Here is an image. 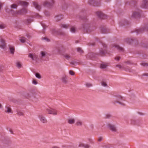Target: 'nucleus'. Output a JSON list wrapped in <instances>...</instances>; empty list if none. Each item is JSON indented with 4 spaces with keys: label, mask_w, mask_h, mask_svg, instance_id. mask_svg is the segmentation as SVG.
<instances>
[{
    "label": "nucleus",
    "mask_w": 148,
    "mask_h": 148,
    "mask_svg": "<svg viewBox=\"0 0 148 148\" xmlns=\"http://www.w3.org/2000/svg\"><path fill=\"white\" fill-rule=\"evenodd\" d=\"M90 26L89 24L86 22L82 25L80 29H82L84 32H86L88 33L90 32Z\"/></svg>",
    "instance_id": "obj_4"
},
{
    "label": "nucleus",
    "mask_w": 148,
    "mask_h": 148,
    "mask_svg": "<svg viewBox=\"0 0 148 148\" xmlns=\"http://www.w3.org/2000/svg\"><path fill=\"white\" fill-rule=\"evenodd\" d=\"M35 76L38 79H40L41 78V75L38 73H35Z\"/></svg>",
    "instance_id": "obj_45"
},
{
    "label": "nucleus",
    "mask_w": 148,
    "mask_h": 148,
    "mask_svg": "<svg viewBox=\"0 0 148 148\" xmlns=\"http://www.w3.org/2000/svg\"><path fill=\"white\" fill-rule=\"evenodd\" d=\"M54 3L53 0H50V1L45 2L44 3V6L50 7L53 6Z\"/></svg>",
    "instance_id": "obj_12"
},
{
    "label": "nucleus",
    "mask_w": 148,
    "mask_h": 148,
    "mask_svg": "<svg viewBox=\"0 0 148 148\" xmlns=\"http://www.w3.org/2000/svg\"><path fill=\"white\" fill-rule=\"evenodd\" d=\"M108 128L112 131L116 132L117 131V129L115 126L114 125L109 123L107 124Z\"/></svg>",
    "instance_id": "obj_11"
},
{
    "label": "nucleus",
    "mask_w": 148,
    "mask_h": 148,
    "mask_svg": "<svg viewBox=\"0 0 148 148\" xmlns=\"http://www.w3.org/2000/svg\"><path fill=\"white\" fill-rule=\"evenodd\" d=\"M141 7L143 8L148 9V0H143Z\"/></svg>",
    "instance_id": "obj_13"
},
{
    "label": "nucleus",
    "mask_w": 148,
    "mask_h": 148,
    "mask_svg": "<svg viewBox=\"0 0 148 148\" xmlns=\"http://www.w3.org/2000/svg\"><path fill=\"white\" fill-rule=\"evenodd\" d=\"M60 26L62 28L67 29L68 28L69 25L67 24H61Z\"/></svg>",
    "instance_id": "obj_38"
},
{
    "label": "nucleus",
    "mask_w": 148,
    "mask_h": 148,
    "mask_svg": "<svg viewBox=\"0 0 148 148\" xmlns=\"http://www.w3.org/2000/svg\"><path fill=\"white\" fill-rule=\"evenodd\" d=\"M33 21V20L32 18H28L26 20V21L27 23H30L31 22Z\"/></svg>",
    "instance_id": "obj_47"
},
{
    "label": "nucleus",
    "mask_w": 148,
    "mask_h": 148,
    "mask_svg": "<svg viewBox=\"0 0 148 148\" xmlns=\"http://www.w3.org/2000/svg\"><path fill=\"white\" fill-rule=\"evenodd\" d=\"M75 125L77 126H81L82 125V122L80 120L77 121L75 123Z\"/></svg>",
    "instance_id": "obj_34"
},
{
    "label": "nucleus",
    "mask_w": 148,
    "mask_h": 148,
    "mask_svg": "<svg viewBox=\"0 0 148 148\" xmlns=\"http://www.w3.org/2000/svg\"><path fill=\"white\" fill-rule=\"evenodd\" d=\"M26 38L24 37H21L20 39V40L21 42L23 43L25 42Z\"/></svg>",
    "instance_id": "obj_37"
},
{
    "label": "nucleus",
    "mask_w": 148,
    "mask_h": 148,
    "mask_svg": "<svg viewBox=\"0 0 148 148\" xmlns=\"http://www.w3.org/2000/svg\"><path fill=\"white\" fill-rule=\"evenodd\" d=\"M101 31L102 33L107 34L110 32V29L106 27H102L101 29Z\"/></svg>",
    "instance_id": "obj_17"
},
{
    "label": "nucleus",
    "mask_w": 148,
    "mask_h": 148,
    "mask_svg": "<svg viewBox=\"0 0 148 148\" xmlns=\"http://www.w3.org/2000/svg\"><path fill=\"white\" fill-rule=\"evenodd\" d=\"M5 108L7 109V110H5V112L7 113L12 112V110L8 106H6L5 107Z\"/></svg>",
    "instance_id": "obj_31"
},
{
    "label": "nucleus",
    "mask_w": 148,
    "mask_h": 148,
    "mask_svg": "<svg viewBox=\"0 0 148 148\" xmlns=\"http://www.w3.org/2000/svg\"><path fill=\"white\" fill-rule=\"evenodd\" d=\"M68 122L70 124H73L75 123V120L74 119H70L68 120Z\"/></svg>",
    "instance_id": "obj_33"
},
{
    "label": "nucleus",
    "mask_w": 148,
    "mask_h": 148,
    "mask_svg": "<svg viewBox=\"0 0 148 148\" xmlns=\"http://www.w3.org/2000/svg\"><path fill=\"white\" fill-rule=\"evenodd\" d=\"M17 114L19 116H23V113L19 110H17Z\"/></svg>",
    "instance_id": "obj_43"
},
{
    "label": "nucleus",
    "mask_w": 148,
    "mask_h": 148,
    "mask_svg": "<svg viewBox=\"0 0 148 148\" xmlns=\"http://www.w3.org/2000/svg\"><path fill=\"white\" fill-rule=\"evenodd\" d=\"M38 117L40 121L43 123H46L47 121L45 117L42 114H40L38 116Z\"/></svg>",
    "instance_id": "obj_7"
},
{
    "label": "nucleus",
    "mask_w": 148,
    "mask_h": 148,
    "mask_svg": "<svg viewBox=\"0 0 148 148\" xmlns=\"http://www.w3.org/2000/svg\"><path fill=\"white\" fill-rule=\"evenodd\" d=\"M69 73L71 75H75V73L74 72L71 70L70 71H69Z\"/></svg>",
    "instance_id": "obj_54"
},
{
    "label": "nucleus",
    "mask_w": 148,
    "mask_h": 148,
    "mask_svg": "<svg viewBox=\"0 0 148 148\" xmlns=\"http://www.w3.org/2000/svg\"><path fill=\"white\" fill-rule=\"evenodd\" d=\"M3 66H0V71H1L3 70Z\"/></svg>",
    "instance_id": "obj_63"
},
{
    "label": "nucleus",
    "mask_w": 148,
    "mask_h": 148,
    "mask_svg": "<svg viewBox=\"0 0 148 148\" xmlns=\"http://www.w3.org/2000/svg\"><path fill=\"white\" fill-rule=\"evenodd\" d=\"M141 12V10L138 9H137L133 12L132 17L134 18H139L140 16Z\"/></svg>",
    "instance_id": "obj_6"
},
{
    "label": "nucleus",
    "mask_w": 148,
    "mask_h": 148,
    "mask_svg": "<svg viewBox=\"0 0 148 148\" xmlns=\"http://www.w3.org/2000/svg\"><path fill=\"white\" fill-rule=\"evenodd\" d=\"M114 46L115 48L117 49L119 51H124L123 48L120 47L118 45H115Z\"/></svg>",
    "instance_id": "obj_30"
},
{
    "label": "nucleus",
    "mask_w": 148,
    "mask_h": 148,
    "mask_svg": "<svg viewBox=\"0 0 148 148\" xmlns=\"http://www.w3.org/2000/svg\"><path fill=\"white\" fill-rule=\"evenodd\" d=\"M8 47H9L10 53L12 54H14L15 50L14 47L11 46L10 45H8Z\"/></svg>",
    "instance_id": "obj_29"
},
{
    "label": "nucleus",
    "mask_w": 148,
    "mask_h": 148,
    "mask_svg": "<svg viewBox=\"0 0 148 148\" xmlns=\"http://www.w3.org/2000/svg\"><path fill=\"white\" fill-rule=\"evenodd\" d=\"M1 44L0 45V47L3 49H4L6 47V43L5 40L1 38L0 40Z\"/></svg>",
    "instance_id": "obj_16"
},
{
    "label": "nucleus",
    "mask_w": 148,
    "mask_h": 148,
    "mask_svg": "<svg viewBox=\"0 0 148 148\" xmlns=\"http://www.w3.org/2000/svg\"><path fill=\"white\" fill-rule=\"evenodd\" d=\"M88 140L89 143L91 144H94L95 143L92 139L90 138H88Z\"/></svg>",
    "instance_id": "obj_40"
},
{
    "label": "nucleus",
    "mask_w": 148,
    "mask_h": 148,
    "mask_svg": "<svg viewBox=\"0 0 148 148\" xmlns=\"http://www.w3.org/2000/svg\"><path fill=\"white\" fill-rule=\"evenodd\" d=\"M62 82L65 84L67 83V77L66 76H63L62 78Z\"/></svg>",
    "instance_id": "obj_27"
},
{
    "label": "nucleus",
    "mask_w": 148,
    "mask_h": 148,
    "mask_svg": "<svg viewBox=\"0 0 148 148\" xmlns=\"http://www.w3.org/2000/svg\"><path fill=\"white\" fill-rule=\"evenodd\" d=\"M63 56L67 60H69L71 58L69 54L67 53H65L63 55Z\"/></svg>",
    "instance_id": "obj_32"
},
{
    "label": "nucleus",
    "mask_w": 148,
    "mask_h": 148,
    "mask_svg": "<svg viewBox=\"0 0 148 148\" xmlns=\"http://www.w3.org/2000/svg\"><path fill=\"white\" fill-rule=\"evenodd\" d=\"M35 93L34 92L31 91L27 93L25 95V96L27 99L31 100L35 98Z\"/></svg>",
    "instance_id": "obj_5"
},
{
    "label": "nucleus",
    "mask_w": 148,
    "mask_h": 148,
    "mask_svg": "<svg viewBox=\"0 0 148 148\" xmlns=\"http://www.w3.org/2000/svg\"><path fill=\"white\" fill-rule=\"evenodd\" d=\"M73 146V145L71 144V145H62V147L64 148H70L72 147Z\"/></svg>",
    "instance_id": "obj_36"
},
{
    "label": "nucleus",
    "mask_w": 148,
    "mask_h": 148,
    "mask_svg": "<svg viewBox=\"0 0 148 148\" xmlns=\"http://www.w3.org/2000/svg\"><path fill=\"white\" fill-rule=\"evenodd\" d=\"M102 44L103 48H101L99 50L98 53H90L87 55V57H89L90 58L96 57L97 56H103L106 53V49L107 46L104 43L102 42Z\"/></svg>",
    "instance_id": "obj_1"
},
{
    "label": "nucleus",
    "mask_w": 148,
    "mask_h": 148,
    "mask_svg": "<svg viewBox=\"0 0 148 148\" xmlns=\"http://www.w3.org/2000/svg\"><path fill=\"white\" fill-rule=\"evenodd\" d=\"M57 34L61 35H65V33L62 31L61 29H59L57 30Z\"/></svg>",
    "instance_id": "obj_28"
},
{
    "label": "nucleus",
    "mask_w": 148,
    "mask_h": 148,
    "mask_svg": "<svg viewBox=\"0 0 148 148\" xmlns=\"http://www.w3.org/2000/svg\"><path fill=\"white\" fill-rule=\"evenodd\" d=\"M5 27V26L3 25H0V29H4Z\"/></svg>",
    "instance_id": "obj_58"
},
{
    "label": "nucleus",
    "mask_w": 148,
    "mask_h": 148,
    "mask_svg": "<svg viewBox=\"0 0 148 148\" xmlns=\"http://www.w3.org/2000/svg\"><path fill=\"white\" fill-rule=\"evenodd\" d=\"M6 12L11 13L13 15H23L26 14L27 13V11L24 8L22 9V10L17 11L15 12L12 10L7 9L6 10Z\"/></svg>",
    "instance_id": "obj_2"
},
{
    "label": "nucleus",
    "mask_w": 148,
    "mask_h": 148,
    "mask_svg": "<svg viewBox=\"0 0 148 148\" xmlns=\"http://www.w3.org/2000/svg\"><path fill=\"white\" fill-rule=\"evenodd\" d=\"M102 139H103V138L101 137H100L98 138V141L100 142V141H101L102 140Z\"/></svg>",
    "instance_id": "obj_59"
},
{
    "label": "nucleus",
    "mask_w": 148,
    "mask_h": 148,
    "mask_svg": "<svg viewBox=\"0 0 148 148\" xmlns=\"http://www.w3.org/2000/svg\"><path fill=\"white\" fill-rule=\"evenodd\" d=\"M148 30V25H146L144 27L141 28L136 30L137 34H139L145 31Z\"/></svg>",
    "instance_id": "obj_14"
},
{
    "label": "nucleus",
    "mask_w": 148,
    "mask_h": 148,
    "mask_svg": "<svg viewBox=\"0 0 148 148\" xmlns=\"http://www.w3.org/2000/svg\"><path fill=\"white\" fill-rule=\"evenodd\" d=\"M82 19L84 21H85L86 22L87 20L86 17H84L83 18H82Z\"/></svg>",
    "instance_id": "obj_61"
},
{
    "label": "nucleus",
    "mask_w": 148,
    "mask_h": 148,
    "mask_svg": "<svg viewBox=\"0 0 148 148\" xmlns=\"http://www.w3.org/2000/svg\"><path fill=\"white\" fill-rule=\"evenodd\" d=\"M41 56L40 57L41 59L43 58L46 57L47 56V53L45 51H41L40 52Z\"/></svg>",
    "instance_id": "obj_24"
},
{
    "label": "nucleus",
    "mask_w": 148,
    "mask_h": 148,
    "mask_svg": "<svg viewBox=\"0 0 148 148\" xmlns=\"http://www.w3.org/2000/svg\"><path fill=\"white\" fill-rule=\"evenodd\" d=\"M96 14L98 17L101 19H105L107 17L106 15L101 12H97Z\"/></svg>",
    "instance_id": "obj_15"
},
{
    "label": "nucleus",
    "mask_w": 148,
    "mask_h": 148,
    "mask_svg": "<svg viewBox=\"0 0 148 148\" xmlns=\"http://www.w3.org/2000/svg\"><path fill=\"white\" fill-rule=\"evenodd\" d=\"M51 148H60V147L56 146H54L52 147Z\"/></svg>",
    "instance_id": "obj_64"
},
{
    "label": "nucleus",
    "mask_w": 148,
    "mask_h": 148,
    "mask_svg": "<svg viewBox=\"0 0 148 148\" xmlns=\"http://www.w3.org/2000/svg\"><path fill=\"white\" fill-rule=\"evenodd\" d=\"M77 51L78 52L81 53H82L83 52V51L82 49L80 48L79 47L77 48Z\"/></svg>",
    "instance_id": "obj_51"
},
{
    "label": "nucleus",
    "mask_w": 148,
    "mask_h": 148,
    "mask_svg": "<svg viewBox=\"0 0 148 148\" xmlns=\"http://www.w3.org/2000/svg\"><path fill=\"white\" fill-rule=\"evenodd\" d=\"M16 66L18 69H20L21 67V63L19 62H17L16 63Z\"/></svg>",
    "instance_id": "obj_39"
},
{
    "label": "nucleus",
    "mask_w": 148,
    "mask_h": 148,
    "mask_svg": "<svg viewBox=\"0 0 148 148\" xmlns=\"http://www.w3.org/2000/svg\"><path fill=\"white\" fill-rule=\"evenodd\" d=\"M45 14L47 16L49 15V12L47 11H45Z\"/></svg>",
    "instance_id": "obj_62"
},
{
    "label": "nucleus",
    "mask_w": 148,
    "mask_h": 148,
    "mask_svg": "<svg viewBox=\"0 0 148 148\" xmlns=\"http://www.w3.org/2000/svg\"><path fill=\"white\" fill-rule=\"evenodd\" d=\"M101 147L103 148H113V147L112 145L105 143H102Z\"/></svg>",
    "instance_id": "obj_20"
},
{
    "label": "nucleus",
    "mask_w": 148,
    "mask_h": 148,
    "mask_svg": "<svg viewBox=\"0 0 148 148\" xmlns=\"http://www.w3.org/2000/svg\"><path fill=\"white\" fill-rule=\"evenodd\" d=\"M41 24L43 27V29L45 30L47 27V26L45 24L42 23Z\"/></svg>",
    "instance_id": "obj_55"
},
{
    "label": "nucleus",
    "mask_w": 148,
    "mask_h": 148,
    "mask_svg": "<svg viewBox=\"0 0 148 148\" xmlns=\"http://www.w3.org/2000/svg\"><path fill=\"white\" fill-rule=\"evenodd\" d=\"M28 57L31 58L33 60L36 62L39 60L38 56L35 54L30 53Z\"/></svg>",
    "instance_id": "obj_9"
},
{
    "label": "nucleus",
    "mask_w": 148,
    "mask_h": 148,
    "mask_svg": "<svg viewBox=\"0 0 148 148\" xmlns=\"http://www.w3.org/2000/svg\"><path fill=\"white\" fill-rule=\"evenodd\" d=\"M125 41L128 43L130 44L133 41L132 39L130 38H127L126 39Z\"/></svg>",
    "instance_id": "obj_41"
},
{
    "label": "nucleus",
    "mask_w": 148,
    "mask_h": 148,
    "mask_svg": "<svg viewBox=\"0 0 148 148\" xmlns=\"http://www.w3.org/2000/svg\"><path fill=\"white\" fill-rule=\"evenodd\" d=\"M3 143L7 145H9L11 143V142L9 139H5L3 141Z\"/></svg>",
    "instance_id": "obj_26"
},
{
    "label": "nucleus",
    "mask_w": 148,
    "mask_h": 148,
    "mask_svg": "<svg viewBox=\"0 0 148 148\" xmlns=\"http://www.w3.org/2000/svg\"><path fill=\"white\" fill-rule=\"evenodd\" d=\"M108 65L106 64H104V63L101 64H100V67L101 69H106V67L108 66Z\"/></svg>",
    "instance_id": "obj_35"
},
{
    "label": "nucleus",
    "mask_w": 148,
    "mask_h": 148,
    "mask_svg": "<svg viewBox=\"0 0 148 148\" xmlns=\"http://www.w3.org/2000/svg\"><path fill=\"white\" fill-rule=\"evenodd\" d=\"M101 84L102 86L104 87H106L107 86V84L103 81L101 82Z\"/></svg>",
    "instance_id": "obj_53"
},
{
    "label": "nucleus",
    "mask_w": 148,
    "mask_h": 148,
    "mask_svg": "<svg viewBox=\"0 0 148 148\" xmlns=\"http://www.w3.org/2000/svg\"><path fill=\"white\" fill-rule=\"evenodd\" d=\"M85 85L87 87H90L92 86V84L90 83H86L85 84Z\"/></svg>",
    "instance_id": "obj_49"
},
{
    "label": "nucleus",
    "mask_w": 148,
    "mask_h": 148,
    "mask_svg": "<svg viewBox=\"0 0 148 148\" xmlns=\"http://www.w3.org/2000/svg\"><path fill=\"white\" fill-rule=\"evenodd\" d=\"M70 31L72 33H75L76 31L75 28L74 27H72L70 29Z\"/></svg>",
    "instance_id": "obj_42"
},
{
    "label": "nucleus",
    "mask_w": 148,
    "mask_h": 148,
    "mask_svg": "<svg viewBox=\"0 0 148 148\" xmlns=\"http://www.w3.org/2000/svg\"><path fill=\"white\" fill-rule=\"evenodd\" d=\"M33 4L34 7L36 9L38 10H40L41 9V6L39 5L36 2H33Z\"/></svg>",
    "instance_id": "obj_21"
},
{
    "label": "nucleus",
    "mask_w": 148,
    "mask_h": 148,
    "mask_svg": "<svg viewBox=\"0 0 148 148\" xmlns=\"http://www.w3.org/2000/svg\"><path fill=\"white\" fill-rule=\"evenodd\" d=\"M33 83L35 84H37L38 82L35 80H34L33 81Z\"/></svg>",
    "instance_id": "obj_60"
},
{
    "label": "nucleus",
    "mask_w": 148,
    "mask_h": 148,
    "mask_svg": "<svg viewBox=\"0 0 148 148\" xmlns=\"http://www.w3.org/2000/svg\"><path fill=\"white\" fill-rule=\"evenodd\" d=\"M17 7V5L16 4H13L11 5V8H16Z\"/></svg>",
    "instance_id": "obj_48"
},
{
    "label": "nucleus",
    "mask_w": 148,
    "mask_h": 148,
    "mask_svg": "<svg viewBox=\"0 0 148 148\" xmlns=\"http://www.w3.org/2000/svg\"><path fill=\"white\" fill-rule=\"evenodd\" d=\"M97 3V1L94 0H89L88 1L89 4L94 6H98L99 5V4H98Z\"/></svg>",
    "instance_id": "obj_19"
},
{
    "label": "nucleus",
    "mask_w": 148,
    "mask_h": 148,
    "mask_svg": "<svg viewBox=\"0 0 148 148\" xmlns=\"http://www.w3.org/2000/svg\"><path fill=\"white\" fill-rule=\"evenodd\" d=\"M42 40H45L47 42H49L50 41V40L46 37H42Z\"/></svg>",
    "instance_id": "obj_52"
},
{
    "label": "nucleus",
    "mask_w": 148,
    "mask_h": 148,
    "mask_svg": "<svg viewBox=\"0 0 148 148\" xmlns=\"http://www.w3.org/2000/svg\"><path fill=\"white\" fill-rule=\"evenodd\" d=\"M131 124L133 125H140L141 124L140 121L139 120H132L131 121Z\"/></svg>",
    "instance_id": "obj_18"
},
{
    "label": "nucleus",
    "mask_w": 148,
    "mask_h": 148,
    "mask_svg": "<svg viewBox=\"0 0 148 148\" xmlns=\"http://www.w3.org/2000/svg\"><path fill=\"white\" fill-rule=\"evenodd\" d=\"M111 116V114H107L105 116V119H109Z\"/></svg>",
    "instance_id": "obj_50"
},
{
    "label": "nucleus",
    "mask_w": 148,
    "mask_h": 148,
    "mask_svg": "<svg viewBox=\"0 0 148 148\" xmlns=\"http://www.w3.org/2000/svg\"><path fill=\"white\" fill-rule=\"evenodd\" d=\"M79 147H82L84 148H90V146L87 143H85L82 142H79L78 145Z\"/></svg>",
    "instance_id": "obj_10"
},
{
    "label": "nucleus",
    "mask_w": 148,
    "mask_h": 148,
    "mask_svg": "<svg viewBox=\"0 0 148 148\" xmlns=\"http://www.w3.org/2000/svg\"><path fill=\"white\" fill-rule=\"evenodd\" d=\"M53 52L56 53H61L60 48L59 47H56L53 49Z\"/></svg>",
    "instance_id": "obj_22"
},
{
    "label": "nucleus",
    "mask_w": 148,
    "mask_h": 148,
    "mask_svg": "<svg viewBox=\"0 0 148 148\" xmlns=\"http://www.w3.org/2000/svg\"><path fill=\"white\" fill-rule=\"evenodd\" d=\"M51 32L52 34H57V30H56L55 29H52L51 30Z\"/></svg>",
    "instance_id": "obj_44"
},
{
    "label": "nucleus",
    "mask_w": 148,
    "mask_h": 148,
    "mask_svg": "<svg viewBox=\"0 0 148 148\" xmlns=\"http://www.w3.org/2000/svg\"><path fill=\"white\" fill-rule=\"evenodd\" d=\"M19 3L20 5L24 6H27L28 4L27 2L25 1H20Z\"/></svg>",
    "instance_id": "obj_25"
},
{
    "label": "nucleus",
    "mask_w": 148,
    "mask_h": 148,
    "mask_svg": "<svg viewBox=\"0 0 148 148\" xmlns=\"http://www.w3.org/2000/svg\"><path fill=\"white\" fill-rule=\"evenodd\" d=\"M123 98L120 95L115 96L113 98V103L114 104L118 103L124 106L125 104L121 101L123 100Z\"/></svg>",
    "instance_id": "obj_3"
},
{
    "label": "nucleus",
    "mask_w": 148,
    "mask_h": 148,
    "mask_svg": "<svg viewBox=\"0 0 148 148\" xmlns=\"http://www.w3.org/2000/svg\"><path fill=\"white\" fill-rule=\"evenodd\" d=\"M115 59L117 61H119L121 59V58L119 56H116L115 57Z\"/></svg>",
    "instance_id": "obj_56"
},
{
    "label": "nucleus",
    "mask_w": 148,
    "mask_h": 148,
    "mask_svg": "<svg viewBox=\"0 0 148 148\" xmlns=\"http://www.w3.org/2000/svg\"><path fill=\"white\" fill-rule=\"evenodd\" d=\"M141 65L142 66H145V67H147L148 66V63H140Z\"/></svg>",
    "instance_id": "obj_46"
},
{
    "label": "nucleus",
    "mask_w": 148,
    "mask_h": 148,
    "mask_svg": "<svg viewBox=\"0 0 148 148\" xmlns=\"http://www.w3.org/2000/svg\"><path fill=\"white\" fill-rule=\"evenodd\" d=\"M63 18V16L62 15H58L55 17V20L56 21H58Z\"/></svg>",
    "instance_id": "obj_23"
},
{
    "label": "nucleus",
    "mask_w": 148,
    "mask_h": 148,
    "mask_svg": "<svg viewBox=\"0 0 148 148\" xmlns=\"http://www.w3.org/2000/svg\"><path fill=\"white\" fill-rule=\"evenodd\" d=\"M46 111L48 114L54 115L57 114V111L56 110L51 108L47 109Z\"/></svg>",
    "instance_id": "obj_8"
},
{
    "label": "nucleus",
    "mask_w": 148,
    "mask_h": 148,
    "mask_svg": "<svg viewBox=\"0 0 148 148\" xmlns=\"http://www.w3.org/2000/svg\"><path fill=\"white\" fill-rule=\"evenodd\" d=\"M116 66L119 68L120 69H121L122 68H123V67H122V66L120 64H117L116 65Z\"/></svg>",
    "instance_id": "obj_57"
}]
</instances>
